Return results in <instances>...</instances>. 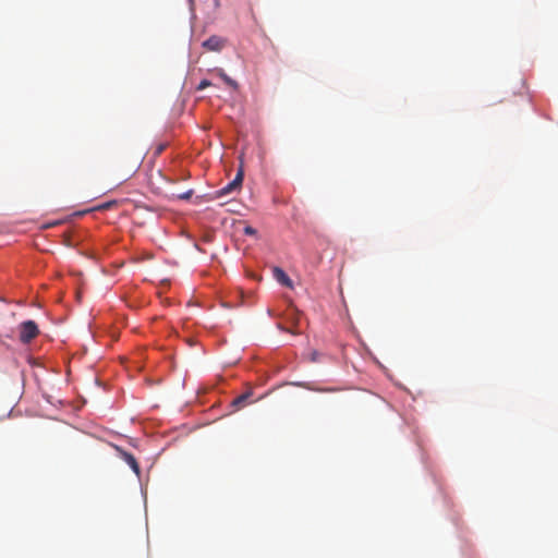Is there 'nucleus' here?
<instances>
[{
  "label": "nucleus",
  "instance_id": "1",
  "mask_svg": "<svg viewBox=\"0 0 558 558\" xmlns=\"http://www.w3.org/2000/svg\"><path fill=\"white\" fill-rule=\"evenodd\" d=\"M38 332L36 323L34 320H26L20 326V340L23 343H28L37 337Z\"/></svg>",
  "mask_w": 558,
  "mask_h": 558
},
{
  "label": "nucleus",
  "instance_id": "2",
  "mask_svg": "<svg viewBox=\"0 0 558 558\" xmlns=\"http://www.w3.org/2000/svg\"><path fill=\"white\" fill-rule=\"evenodd\" d=\"M243 177H244L243 169L240 168L235 178L231 182H229L226 186L220 189L217 192V196H219V197L225 196V195H228L236 190H240L242 182H243Z\"/></svg>",
  "mask_w": 558,
  "mask_h": 558
},
{
  "label": "nucleus",
  "instance_id": "3",
  "mask_svg": "<svg viewBox=\"0 0 558 558\" xmlns=\"http://www.w3.org/2000/svg\"><path fill=\"white\" fill-rule=\"evenodd\" d=\"M114 449L117 450V452L119 453V457L124 460L129 465L130 468L133 470V472L136 474V475H140L141 474V469H140V465L135 459V457L129 452H126L125 450H123L121 447L119 446H114Z\"/></svg>",
  "mask_w": 558,
  "mask_h": 558
},
{
  "label": "nucleus",
  "instance_id": "4",
  "mask_svg": "<svg viewBox=\"0 0 558 558\" xmlns=\"http://www.w3.org/2000/svg\"><path fill=\"white\" fill-rule=\"evenodd\" d=\"M226 45V39L219 36H210L203 43V47L209 51H220Z\"/></svg>",
  "mask_w": 558,
  "mask_h": 558
},
{
  "label": "nucleus",
  "instance_id": "5",
  "mask_svg": "<svg viewBox=\"0 0 558 558\" xmlns=\"http://www.w3.org/2000/svg\"><path fill=\"white\" fill-rule=\"evenodd\" d=\"M274 276L278 282L286 287H292V281L286 271L279 267L274 268Z\"/></svg>",
  "mask_w": 558,
  "mask_h": 558
},
{
  "label": "nucleus",
  "instance_id": "6",
  "mask_svg": "<svg viewBox=\"0 0 558 558\" xmlns=\"http://www.w3.org/2000/svg\"><path fill=\"white\" fill-rule=\"evenodd\" d=\"M251 392H246V393H243L239 397H236L233 401H232V405L235 407L236 409H240L242 408L246 400L251 397Z\"/></svg>",
  "mask_w": 558,
  "mask_h": 558
},
{
  "label": "nucleus",
  "instance_id": "7",
  "mask_svg": "<svg viewBox=\"0 0 558 558\" xmlns=\"http://www.w3.org/2000/svg\"><path fill=\"white\" fill-rule=\"evenodd\" d=\"M217 73L226 82V84H228L232 88L238 87V83L234 80H232L230 76H228L222 69H218Z\"/></svg>",
  "mask_w": 558,
  "mask_h": 558
},
{
  "label": "nucleus",
  "instance_id": "8",
  "mask_svg": "<svg viewBox=\"0 0 558 558\" xmlns=\"http://www.w3.org/2000/svg\"><path fill=\"white\" fill-rule=\"evenodd\" d=\"M298 386L306 388L308 390L318 391V392H333L337 390L336 388H315V387L310 386L308 384H298Z\"/></svg>",
  "mask_w": 558,
  "mask_h": 558
},
{
  "label": "nucleus",
  "instance_id": "9",
  "mask_svg": "<svg viewBox=\"0 0 558 558\" xmlns=\"http://www.w3.org/2000/svg\"><path fill=\"white\" fill-rule=\"evenodd\" d=\"M320 355H322V354H320L318 351L313 350V351L310 353V357H308V359H310V361H311L312 363H316V362H318V361L320 360Z\"/></svg>",
  "mask_w": 558,
  "mask_h": 558
},
{
  "label": "nucleus",
  "instance_id": "10",
  "mask_svg": "<svg viewBox=\"0 0 558 558\" xmlns=\"http://www.w3.org/2000/svg\"><path fill=\"white\" fill-rule=\"evenodd\" d=\"M244 233H245L246 235H256V234H257V231H256V229H254L253 227H251V226H246V227L244 228Z\"/></svg>",
  "mask_w": 558,
  "mask_h": 558
},
{
  "label": "nucleus",
  "instance_id": "11",
  "mask_svg": "<svg viewBox=\"0 0 558 558\" xmlns=\"http://www.w3.org/2000/svg\"><path fill=\"white\" fill-rule=\"evenodd\" d=\"M210 85H211V83L209 81L203 80V81L199 82V84L197 86V89L198 90H203V89H205L206 87H208Z\"/></svg>",
  "mask_w": 558,
  "mask_h": 558
},
{
  "label": "nucleus",
  "instance_id": "12",
  "mask_svg": "<svg viewBox=\"0 0 558 558\" xmlns=\"http://www.w3.org/2000/svg\"><path fill=\"white\" fill-rule=\"evenodd\" d=\"M114 204H116V202H108L106 204H102V205L98 206L97 209H108V208H110Z\"/></svg>",
  "mask_w": 558,
  "mask_h": 558
},
{
  "label": "nucleus",
  "instance_id": "13",
  "mask_svg": "<svg viewBox=\"0 0 558 558\" xmlns=\"http://www.w3.org/2000/svg\"><path fill=\"white\" fill-rule=\"evenodd\" d=\"M192 193H193L192 191H187V192L183 193L182 195H180V198L187 199L191 197Z\"/></svg>",
  "mask_w": 558,
  "mask_h": 558
}]
</instances>
